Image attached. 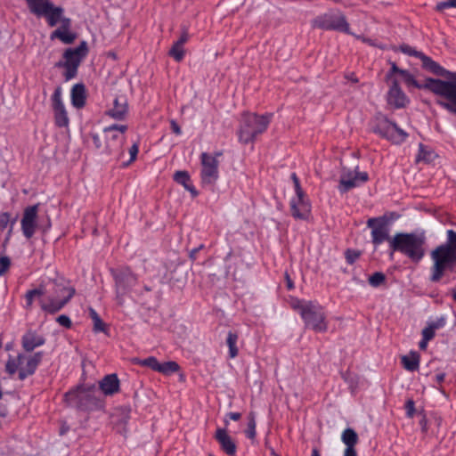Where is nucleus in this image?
Masks as SVG:
<instances>
[{
    "label": "nucleus",
    "mask_w": 456,
    "mask_h": 456,
    "mask_svg": "<svg viewBox=\"0 0 456 456\" xmlns=\"http://www.w3.org/2000/svg\"><path fill=\"white\" fill-rule=\"evenodd\" d=\"M447 240L430 253L432 266L429 280L432 282L441 281L445 272L456 273V232H446Z\"/></svg>",
    "instance_id": "obj_1"
},
{
    "label": "nucleus",
    "mask_w": 456,
    "mask_h": 456,
    "mask_svg": "<svg viewBox=\"0 0 456 456\" xmlns=\"http://www.w3.org/2000/svg\"><path fill=\"white\" fill-rule=\"evenodd\" d=\"M390 257L400 252L413 263H419L426 254L424 233L397 232L389 240Z\"/></svg>",
    "instance_id": "obj_2"
},
{
    "label": "nucleus",
    "mask_w": 456,
    "mask_h": 456,
    "mask_svg": "<svg viewBox=\"0 0 456 456\" xmlns=\"http://www.w3.org/2000/svg\"><path fill=\"white\" fill-rule=\"evenodd\" d=\"M49 288L44 287L45 299L40 300L43 311L53 314L61 311L75 295V289L64 279H56L49 283Z\"/></svg>",
    "instance_id": "obj_3"
},
{
    "label": "nucleus",
    "mask_w": 456,
    "mask_h": 456,
    "mask_svg": "<svg viewBox=\"0 0 456 456\" xmlns=\"http://www.w3.org/2000/svg\"><path fill=\"white\" fill-rule=\"evenodd\" d=\"M273 116V113H265L263 115L244 113L241 116L240 126L237 131L239 142L243 144L253 142L258 135L266 131Z\"/></svg>",
    "instance_id": "obj_4"
},
{
    "label": "nucleus",
    "mask_w": 456,
    "mask_h": 456,
    "mask_svg": "<svg viewBox=\"0 0 456 456\" xmlns=\"http://www.w3.org/2000/svg\"><path fill=\"white\" fill-rule=\"evenodd\" d=\"M408 86H413L418 89H427L435 94L446 98L449 102L444 101L447 104L456 103V82H444L440 79L427 78L424 83L418 82L414 76L408 70L403 69L400 75Z\"/></svg>",
    "instance_id": "obj_5"
},
{
    "label": "nucleus",
    "mask_w": 456,
    "mask_h": 456,
    "mask_svg": "<svg viewBox=\"0 0 456 456\" xmlns=\"http://www.w3.org/2000/svg\"><path fill=\"white\" fill-rule=\"evenodd\" d=\"M312 28L322 30L338 31L348 35H354L350 25L339 9H330L328 12L316 16L311 21Z\"/></svg>",
    "instance_id": "obj_6"
},
{
    "label": "nucleus",
    "mask_w": 456,
    "mask_h": 456,
    "mask_svg": "<svg viewBox=\"0 0 456 456\" xmlns=\"http://www.w3.org/2000/svg\"><path fill=\"white\" fill-rule=\"evenodd\" d=\"M127 126L126 125H111L103 129L105 137V147L103 153L114 155L118 160L124 156L123 145L126 142V132Z\"/></svg>",
    "instance_id": "obj_7"
},
{
    "label": "nucleus",
    "mask_w": 456,
    "mask_h": 456,
    "mask_svg": "<svg viewBox=\"0 0 456 456\" xmlns=\"http://www.w3.org/2000/svg\"><path fill=\"white\" fill-rule=\"evenodd\" d=\"M64 398L69 406L81 411H92L102 406V403L96 397L94 388L77 387L67 392Z\"/></svg>",
    "instance_id": "obj_8"
},
{
    "label": "nucleus",
    "mask_w": 456,
    "mask_h": 456,
    "mask_svg": "<svg viewBox=\"0 0 456 456\" xmlns=\"http://www.w3.org/2000/svg\"><path fill=\"white\" fill-rule=\"evenodd\" d=\"M88 53V46L86 41H82L76 48H68L63 53L64 61H59L56 66L65 69V79L70 80L77 76V69Z\"/></svg>",
    "instance_id": "obj_9"
},
{
    "label": "nucleus",
    "mask_w": 456,
    "mask_h": 456,
    "mask_svg": "<svg viewBox=\"0 0 456 456\" xmlns=\"http://www.w3.org/2000/svg\"><path fill=\"white\" fill-rule=\"evenodd\" d=\"M375 134L395 144L404 142L408 134L385 116H378L372 127Z\"/></svg>",
    "instance_id": "obj_10"
},
{
    "label": "nucleus",
    "mask_w": 456,
    "mask_h": 456,
    "mask_svg": "<svg viewBox=\"0 0 456 456\" xmlns=\"http://www.w3.org/2000/svg\"><path fill=\"white\" fill-rule=\"evenodd\" d=\"M200 180L204 186L212 187L219 177V161L208 152L200 154Z\"/></svg>",
    "instance_id": "obj_11"
},
{
    "label": "nucleus",
    "mask_w": 456,
    "mask_h": 456,
    "mask_svg": "<svg viewBox=\"0 0 456 456\" xmlns=\"http://www.w3.org/2000/svg\"><path fill=\"white\" fill-rule=\"evenodd\" d=\"M301 318L306 328L312 329L316 332H324L328 329L326 314L323 307L316 301H313Z\"/></svg>",
    "instance_id": "obj_12"
},
{
    "label": "nucleus",
    "mask_w": 456,
    "mask_h": 456,
    "mask_svg": "<svg viewBox=\"0 0 456 456\" xmlns=\"http://www.w3.org/2000/svg\"><path fill=\"white\" fill-rule=\"evenodd\" d=\"M111 273L115 280L117 299L122 304L123 296L136 285L137 277L128 267L112 270Z\"/></svg>",
    "instance_id": "obj_13"
},
{
    "label": "nucleus",
    "mask_w": 456,
    "mask_h": 456,
    "mask_svg": "<svg viewBox=\"0 0 456 456\" xmlns=\"http://www.w3.org/2000/svg\"><path fill=\"white\" fill-rule=\"evenodd\" d=\"M367 226L371 230V241L377 247L384 241L389 240V221L384 216L372 217L368 219Z\"/></svg>",
    "instance_id": "obj_14"
},
{
    "label": "nucleus",
    "mask_w": 456,
    "mask_h": 456,
    "mask_svg": "<svg viewBox=\"0 0 456 456\" xmlns=\"http://www.w3.org/2000/svg\"><path fill=\"white\" fill-rule=\"evenodd\" d=\"M358 167L355 170L344 169L341 173L338 191L345 193L351 189L365 183L369 180V175L366 172H359Z\"/></svg>",
    "instance_id": "obj_15"
},
{
    "label": "nucleus",
    "mask_w": 456,
    "mask_h": 456,
    "mask_svg": "<svg viewBox=\"0 0 456 456\" xmlns=\"http://www.w3.org/2000/svg\"><path fill=\"white\" fill-rule=\"evenodd\" d=\"M290 212L294 218L306 220L311 213V204L304 191H295L289 201Z\"/></svg>",
    "instance_id": "obj_16"
},
{
    "label": "nucleus",
    "mask_w": 456,
    "mask_h": 456,
    "mask_svg": "<svg viewBox=\"0 0 456 456\" xmlns=\"http://www.w3.org/2000/svg\"><path fill=\"white\" fill-rule=\"evenodd\" d=\"M61 96L62 89L61 86H58L55 88L51 101L56 126L59 127H66L69 126V119Z\"/></svg>",
    "instance_id": "obj_17"
},
{
    "label": "nucleus",
    "mask_w": 456,
    "mask_h": 456,
    "mask_svg": "<svg viewBox=\"0 0 456 456\" xmlns=\"http://www.w3.org/2000/svg\"><path fill=\"white\" fill-rule=\"evenodd\" d=\"M38 204L28 206L24 209L20 226L26 239H31L37 228Z\"/></svg>",
    "instance_id": "obj_18"
},
{
    "label": "nucleus",
    "mask_w": 456,
    "mask_h": 456,
    "mask_svg": "<svg viewBox=\"0 0 456 456\" xmlns=\"http://www.w3.org/2000/svg\"><path fill=\"white\" fill-rule=\"evenodd\" d=\"M43 355V352H37L31 355L20 354V357L22 358L20 359L22 365H20L19 371V379L20 380H24L26 378L35 373L42 361Z\"/></svg>",
    "instance_id": "obj_19"
},
{
    "label": "nucleus",
    "mask_w": 456,
    "mask_h": 456,
    "mask_svg": "<svg viewBox=\"0 0 456 456\" xmlns=\"http://www.w3.org/2000/svg\"><path fill=\"white\" fill-rule=\"evenodd\" d=\"M387 100V103L395 109L403 108L409 102L408 97L399 86V83L396 79L391 82Z\"/></svg>",
    "instance_id": "obj_20"
},
{
    "label": "nucleus",
    "mask_w": 456,
    "mask_h": 456,
    "mask_svg": "<svg viewBox=\"0 0 456 456\" xmlns=\"http://www.w3.org/2000/svg\"><path fill=\"white\" fill-rule=\"evenodd\" d=\"M220 445L221 450L228 456H234L237 452V445L226 428H218L214 436Z\"/></svg>",
    "instance_id": "obj_21"
},
{
    "label": "nucleus",
    "mask_w": 456,
    "mask_h": 456,
    "mask_svg": "<svg viewBox=\"0 0 456 456\" xmlns=\"http://www.w3.org/2000/svg\"><path fill=\"white\" fill-rule=\"evenodd\" d=\"M71 28V20L65 19L62 20V24L53 31L50 35L51 40L59 39L63 44L69 45L72 44L77 38L76 33L70 30Z\"/></svg>",
    "instance_id": "obj_22"
},
{
    "label": "nucleus",
    "mask_w": 456,
    "mask_h": 456,
    "mask_svg": "<svg viewBox=\"0 0 456 456\" xmlns=\"http://www.w3.org/2000/svg\"><path fill=\"white\" fill-rule=\"evenodd\" d=\"M45 343V338L32 330L27 331L21 338L22 347L27 352H31L36 347L43 346Z\"/></svg>",
    "instance_id": "obj_23"
},
{
    "label": "nucleus",
    "mask_w": 456,
    "mask_h": 456,
    "mask_svg": "<svg viewBox=\"0 0 456 456\" xmlns=\"http://www.w3.org/2000/svg\"><path fill=\"white\" fill-rule=\"evenodd\" d=\"M105 395H112L119 390V379L116 374L106 375L99 384Z\"/></svg>",
    "instance_id": "obj_24"
},
{
    "label": "nucleus",
    "mask_w": 456,
    "mask_h": 456,
    "mask_svg": "<svg viewBox=\"0 0 456 456\" xmlns=\"http://www.w3.org/2000/svg\"><path fill=\"white\" fill-rule=\"evenodd\" d=\"M421 61V67L436 76H444L447 73V70L444 69L439 63L433 61L430 57L426 55L424 53L419 54V58Z\"/></svg>",
    "instance_id": "obj_25"
},
{
    "label": "nucleus",
    "mask_w": 456,
    "mask_h": 456,
    "mask_svg": "<svg viewBox=\"0 0 456 456\" xmlns=\"http://www.w3.org/2000/svg\"><path fill=\"white\" fill-rule=\"evenodd\" d=\"M127 112L126 101L124 98H116L113 102V107L108 110V115L114 119L122 120L125 118Z\"/></svg>",
    "instance_id": "obj_26"
},
{
    "label": "nucleus",
    "mask_w": 456,
    "mask_h": 456,
    "mask_svg": "<svg viewBox=\"0 0 456 456\" xmlns=\"http://www.w3.org/2000/svg\"><path fill=\"white\" fill-rule=\"evenodd\" d=\"M71 103L75 108L80 109L86 104V88L83 84H76L70 92Z\"/></svg>",
    "instance_id": "obj_27"
},
{
    "label": "nucleus",
    "mask_w": 456,
    "mask_h": 456,
    "mask_svg": "<svg viewBox=\"0 0 456 456\" xmlns=\"http://www.w3.org/2000/svg\"><path fill=\"white\" fill-rule=\"evenodd\" d=\"M30 12L37 16H45L53 4L49 0H26Z\"/></svg>",
    "instance_id": "obj_28"
},
{
    "label": "nucleus",
    "mask_w": 456,
    "mask_h": 456,
    "mask_svg": "<svg viewBox=\"0 0 456 456\" xmlns=\"http://www.w3.org/2000/svg\"><path fill=\"white\" fill-rule=\"evenodd\" d=\"M63 12V8L53 4L52 8L49 9L48 12L44 17H45L50 27H54L59 22L62 24V20L68 19L62 15Z\"/></svg>",
    "instance_id": "obj_29"
},
{
    "label": "nucleus",
    "mask_w": 456,
    "mask_h": 456,
    "mask_svg": "<svg viewBox=\"0 0 456 456\" xmlns=\"http://www.w3.org/2000/svg\"><path fill=\"white\" fill-rule=\"evenodd\" d=\"M45 292L46 291L43 288V286H40L39 288L34 289L28 290L25 294L26 304L24 307L28 310L32 309L35 299H38L39 301L41 299H45V297H44Z\"/></svg>",
    "instance_id": "obj_30"
},
{
    "label": "nucleus",
    "mask_w": 456,
    "mask_h": 456,
    "mask_svg": "<svg viewBox=\"0 0 456 456\" xmlns=\"http://www.w3.org/2000/svg\"><path fill=\"white\" fill-rule=\"evenodd\" d=\"M436 158V152L429 147L419 143V152L416 157V162H423L428 164Z\"/></svg>",
    "instance_id": "obj_31"
},
{
    "label": "nucleus",
    "mask_w": 456,
    "mask_h": 456,
    "mask_svg": "<svg viewBox=\"0 0 456 456\" xmlns=\"http://www.w3.org/2000/svg\"><path fill=\"white\" fill-rule=\"evenodd\" d=\"M402 363L403 368L409 371H415L419 369V356L416 352H411L408 355H403L402 357Z\"/></svg>",
    "instance_id": "obj_32"
},
{
    "label": "nucleus",
    "mask_w": 456,
    "mask_h": 456,
    "mask_svg": "<svg viewBox=\"0 0 456 456\" xmlns=\"http://www.w3.org/2000/svg\"><path fill=\"white\" fill-rule=\"evenodd\" d=\"M341 440L345 444L346 448H354L358 443V435L354 429L348 428L343 431Z\"/></svg>",
    "instance_id": "obj_33"
},
{
    "label": "nucleus",
    "mask_w": 456,
    "mask_h": 456,
    "mask_svg": "<svg viewBox=\"0 0 456 456\" xmlns=\"http://www.w3.org/2000/svg\"><path fill=\"white\" fill-rule=\"evenodd\" d=\"M238 341V335L232 331L227 334L226 344L229 347L230 358H235L238 355V348L236 346Z\"/></svg>",
    "instance_id": "obj_34"
},
{
    "label": "nucleus",
    "mask_w": 456,
    "mask_h": 456,
    "mask_svg": "<svg viewBox=\"0 0 456 456\" xmlns=\"http://www.w3.org/2000/svg\"><path fill=\"white\" fill-rule=\"evenodd\" d=\"M89 315L94 322V330L95 332H106L105 323L94 308H89Z\"/></svg>",
    "instance_id": "obj_35"
},
{
    "label": "nucleus",
    "mask_w": 456,
    "mask_h": 456,
    "mask_svg": "<svg viewBox=\"0 0 456 456\" xmlns=\"http://www.w3.org/2000/svg\"><path fill=\"white\" fill-rule=\"evenodd\" d=\"M20 354L16 357H10L5 364V370L10 375H13L18 370L20 371V365H22V362H20Z\"/></svg>",
    "instance_id": "obj_36"
},
{
    "label": "nucleus",
    "mask_w": 456,
    "mask_h": 456,
    "mask_svg": "<svg viewBox=\"0 0 456 456\" xmlns=\"http://www.w3.org/2000/svg\"><path fill=\"white\" fill-rule=\"evenodd\" d=\"M312 303L313 301L301 300L296 298L292 300L291 306L294 310L297 311L300 316L302 317Z\"/></svg>",
    "instance_id": "obj_37"
},
{
    "label": "nucleus",
    "mask_w": 456,
    "mask_h": 456,
    "mask_svg": "<svg viewBox=\"0 0 456 456\" xmlns=\"http://www.w3.org/2000/svg\"><path fill=\"white\" fill-rule=\"evenodd\" d=\"M179 365L175 362H166L164 363L159 362V372L164 374H170L177 371Z\"/></svg>",
    "instance_id": "obj_38"
},
{
    "label": "nucleus",
    "mask_w": 456,
    "mask_h": 456,
    "mask_svg": "<svg viewBox=\"0 0 456 456\" xmlns=\"http://www.w3.org/2000/svg\"><path fill=\"white\" fill-rule=\"evenodd\" d=\"M169 55L176 61H181L184 57L183 46L174 43L173 46L169 50Z\"/></svg>",
    "instance_id": "obj_39"
},
{
    "label": "nucleus",
    "mask_w": 456,
    "mask_h": 456,
    "mask_svg": "<svg viewBox=\"0 0 456 456\" xmlns=\"http://www.w3.org/2000/svg\"><path fill=\"white\" fill-rule=\"evenodd\" d=\"M386 281V276L383 273L376 272L372 275L369 277V283L370 286L377 288L384 283Z\"/></svg>",
    "instance_id": "obj_40"
},
{
    "label": "nucleus",
    "mask_w": 456,
    "mask_h": 456,
    "mask_svg": "<svg viewBox=\"0 0 456 456\" xmlns=\"http://www.w3.org/2000/svg\"><path fill=\"white\" fill-rule=\"evenodd\" d=\"M138 363L142 366L149 367L150 369L158 371L159 367V362L157 358L154 356H150L148 358L139 360Z\"/></svg>",
    "instance_id": "obj_41"
},
{
    "label": "nucleus",
    "mask_w": 456,
    "mask_h": 456,
    "mask_svg": "<svg viewBox=\"0 0 456 456\" xmlns=\"http://www.w3.org/2000/svg\"><path fill=\"white\" fill-rule=\"evenodd\" d=\"M246 436L248 439H254L256 436V420L253 413L248 416V428L245 431Z\"/></svg>",
    "instance_id": "obj_42"
},
{
    "label": "nucleus",
    "mask_w": 456,
    "mask_h": 456,
    "mask_svg": "<svg viewBox=\"0 0 456 456\" xmlns=\"http://www.w3.org/2000/svg\"><path fill=\"white\" fill-rule=\"evenodd\" d=\"M174 180L184 187L190 183V175L186 171H176Z\"/></svg>",
    "instance_id": "obj_43"
},
{
    "label": "nucleus",
    "mask_w": 456,
    "mask_h": 456,
    "mask_svg": "<svg viewBox=\"0 0 456 456\" xmlns=\"http://www.w3.org/2000/svg\"><path fill=\"white\" fill-rule=\"evenodd\" d=\"M138 151H139V145L138 143H134L130 148H129V155H130V159L128 161L126 162H123L121 164V166L123 167H126L127 166H129L132 162H134L135 159H136V157H137V154H138Z\"/></svg>",
    "instance_id": "obj_44"
},
{
    "label": "nucleus",
    "mask_w": 456,
    "mask_h": 456,
    "mask_svg": "<svg viewBox=\"0 0 456 456\" xmlns=\"http://www.w3.org/2000/svg\"><path fill=\"white\" fill-rule=\"evenodd\" d=\"M400 50L402 53L414 56L416 58H419V54L422 53V52L417 51L415 48L408 45H403L400 46Z\"/></svg>",
    "instance_id": "obj_45"
},
{
    "label": "nucleus",
    "mask_w": 456,
    "mask_h": 456,
    "mask_svg": "<svg viewBox=\"0 0 456 456\" xmlns=\"http://www.w3.org/2000/svg\"><path fill=\"white\" fill-rule=\"evenodd\" d=\"M360 252L354 249H347L346 251V260L349 265H353L359 257Z\"/></svg>",
    "instance_id": "obj_46"
},
{
    "label": "nucleus",
    "mask_w": 456,
    "mask_h": 456,
    "mask_svg": "<svg viewBox=\"0 0 456 456\" xmlns=\"http://www.w3.org/2000/svg\"><path fill=\"white\" fill-rule=\"evenodd\" d=\"M11 265V260L7 256H0V276H3Z\"/></svg>",
    "instance_id": "obj_47"
},
{
    "label": "nucleus",
    "mask_w": 456,
    "mask_h": 456,
    "mask_svg": "<svg viewBox=\"0 0 456 456\" xmlns=\"http://www.w3.org/2000/svg\"><path fill=\"white\" fill-rule=\"evenodd\" d=\"M11 222V214L8 212L0 213V231H4L9 225Z\"/></svg>",
    "instance_id": "obj_48"
},
{
    "label": "nucleus",
    "mask_w": 456,
    "mask_h": 456,
    "mask_svg": "<svg viewBox=\"0 0 456 456\" xmlns=\"http://www.w3.org/2000/svg\"><path fill=\"white\" fill-rule=\"evenodd\" d=\"M449 8H456V0H445L437 3L436 9L439 11H444Z\"/></svg>",
    "instance_id": "obj_49"
},
{
    "label": "nucleus",
    "mask_w": 456,
    "mask_h": 456,
    "mask_svg": "<svg viewBox=\"0 0 456 456\" xmlns=\"http://www.w3.org/2000/svg\"><path fill=\"white\" fill-rule=\"evenodd\" d=\"M56 321L61 326H63L67 329H69L72 325L71 320L69 319V316H67L65 314H61V315L58 316Z\"/></svg>",
    "instance_id": "obj_50"
},
{
    "label": "nucleus",
    "mask_w": 456,
    "mask_h": 456,
    "mask_svg": "<svg viewBox=\"0 0 456 456\" xmlns=\"http://www.w3.org/2000/svg\"><path fill=\"white\" fill-rule=\"evenodd\" d=\"M435 331H436V330H434L431 325H428V327H426L422 330L423 339L426 341L432 339L435 336Z\"/></svg>",
    "instance_id": "obj_51"
},
{
    "label": "nucleus",
    "mask_w": 456,
    "mask_h": 456,
    "mask_svg": "<svg viewBox=\"0 0 456 456\" xmlns=\"http://www.w3.org/2000/svg\"><path fill=\"white\" fill-rule=\"evenodd\" d=\"M406 414L409 418H412L415 413V405L412 400H408L405 404Z\"/></svg>",
    "instance_id": "obj_52"
},
{
    "label": "nucleus",
    "mask_w": 456,
    "mask_h": 456,
    "mask_svg": "<svg viewBox=\"0 0 456 456\" xmlns=\"http://www.w3.org/2000/svg\"><path fill=\"white\" fill-rule=\"evenodd\" d=\"M437 104L440 105L442 108L445 109L446 110L456 114V102L454 104H447L443 100H438Z\"/></svg>",
    "instance_id": "obj_53"
},
{
    "label": "nucleus",
    "mask_w": 456,
    "mask_h": 456,
    "mask_svg": "<svg viewBox=\"0 0 456 456\" xmlns=\"http://www.w3.org/2000/svg\"><path fill=\"white\" fill-rule=\"evenodd\" d=\"M428 325H431L434 330L443 328L445 325V318L440 317L436 321L430 322Z\"/></svg>",
    "instance_id": "obj_54"
},
{
    "label": "nucleus",
    "mask_w": 456,
    "mask_h": 456,
    "mask_svg": "<svg viewBox=\"0 0 456 456\" xmlns=\"http://www.w3.org/2000/svg\"><path fill=\"white\" fill-rule=\"evenodd\" d=\"M90 137H91V139L93 141L94 146L96 149H101L102 148V142H101V138H100L99 134H96V133H91L90 134Z\"/></svg>",
    "instance_id": "obj_55"
},
{
    "label": "nucleus",
    "mask_w": 456,
    "mask_h": 456,
    "mask_svg": "<svg viewBox=\"0 0 456 456\" xmlns=\"http://www.w3.org/2000/svg\"><path fill=\"white\" fill-rule=\"evenodd\" d=\"M403 69L398 68L397 65L395 62H393L391 64L390 70L387 75V77L390 78L392 77V75H394V74L401 75V71H403Z\"/></svg>",
    "instance_id": "obj_56"
},
{
    "label": "nucleus",
    "mask_w": 456,
    "mask_h": 456,
    "mask_svg": "<svg viewBox=\"0 0 456 456\" xmlns=\"http://www.w3.org/2000/svg\"><path fill=\"white\" fill-rule=\"evenodd\" d=\"M291 179H292L293 183H294V190H295V191H303V189L301 188V185H300L299 179L297 176L296 173H292L291 174Z\"/></svg>",
    "instance_id": "obj_57"
},
{
    "label": "nucleus",
    "mask_w": 456,
    "mask_h": 456,
    "mask_svg": "<svg viewBox=\"0 0 456 456\" xmlns=\"http://www.w3.org/2000/svg\"><path fill=\"white\" fill-rule=\"evenodd\" d=\"M170 126H171L172 131L175 134L180 135L182 134V129H181L180 126L176 123V121L171 120Z\"/></svg>",
    "instance_id": "obj_58"
},
{
    "label": "nucleus",
    "mask_w": 456,
    "mask_h": 456,
    "mask_svg": "<svg viewBox=\"0 0 456 456\" xmlns=\"http://www.w3.org/2000/svg\"><path fill=\"white\" fill-rule=\"evenodd\" d=\"M188 38H189L188 33L186 31H184L181 35L179 39L176 42H175V43L183 46V45L188 41Z\"/></svg>",
    "instance_id": "obj_59"
},
{
    "label": "nucleus",
    "mask_w": 456,
    "mask_h": 456,
    "mask_svg": "<svg viewBox=\"0 0 456 456\" xmlns=\"http://www.w3.org/2000/svg\"><path fill=\"white\" fill-rule=\"evenodd\" d=\"M226 417L232 420L237 421L240 419L241 414L240 412H229L227 413Z\"/></svg>",
    "instance_id": "obj_60"
},
{
    "label": "nucleus",
    "mask_w": 456,
    "mask_h": 456,
    "mask_svg": "<svg viewBox=\"0 0 456 456\" xmlns=\"http://www.w3.org/2000/svg\"><path fill=\"white\" fill-rule=\"evenodd\" d=\"M344 456H357L355 448H346L344 451Z\"/></svg>",
    "instance_id": "obj_61"
},
{
    "label": "nucleus",
    "mask_w": 456,
    "mask_h": 456,
    "mask_svg": "<svg viewBox=\"0 0 456 456\" xmlns=\"http://www.w3.org/2000/svg\"><path fill=\"white\" fill-rule=\"evenodd\" d=\"M444 77L454 80L451 81L452 83H456V72H451L447 70V73Z\"/></svg>",
    "instance_id": "obj_62"
},
{
    "label": "nucleus",
    "mask_w": 456,
    "mask_h": 456,
    "mask_svg": "<svg viewBox=\"0 0 456 456\" xmlns=\"http://www.w3.org/2000/svg\"><path fill=\"white\" fill-rule=\"evenodd\" d=\"M185 190L191 191L192 195L196 196L198 192L194 189V187L189 183L186 186H184Z\"/></svg>",
    "instance_id": "obj_63"
},
{
    "label": "nucleus",
    "mask_w": 456,
    "mask_h": 456,
    "mask_svg": "<svg viewBox=\"0 0 456 456\" xmlns=\"http://www.w3.org/2000/svg\"><path fill=\"white\" fill-rule=\"evenodd\" d=\"M451 294H452V297L453 298V300L456 302V286L453 287L452 289H451Z\"/></svg>",
    "instance_id": "obj_64"
}]
</instances>
